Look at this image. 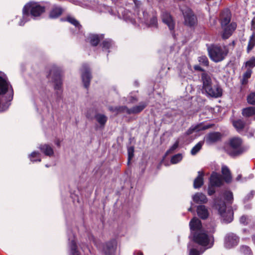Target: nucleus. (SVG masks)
Returning a JSON list of instances; mask_svg holds the SVG:
<instances>
[{
	"instance_id": "8fccbe9b",
	"label": "nucleus",
	"mask_w": 255,
	"mask_h": 255,
	"mask_svg": "<svg viewBox=\"0 0 255 255\" xmlns=\"http://www.w3.org/2000/svg\"><path fill=\"white\" fill-rule=\"evenodd\" d=\"M241 251L245 254L249 255L251 253V251L250 248L246 246H243L241 248Z\"/></svg>"
},
{
	"instance_id": "3c124183",
	"label": "nucleus",
	"mask_w": 255,
	"mask_h": 255,
	"mask_svg": "<svg viewBox=\"0 0 255 255\" xmlns=\"http://www.w3.org/2000/svg\"><path fill=\"white\" fill-rule=\"evenodd\" d=\"M178 146V142H175L170 148V149L167 151L166 154H169L170 153L173 151L175 149H176Z\"/></svg>"
},
{
	"instance_id": "bb28decb",
	"label": "nucleus",
	"mask_w": 255,
	"mask_h": 255,
	"mask_svg": "<svg viewBox=\"0 0 255 255\" xmlns=\"http://www.w3.org/2000/svg\"><path fill=\"white\" fill-rule=\"evenodd\" d=\"M62 12L63 9L61 7L54 6L50 12L49 16L52 18H56L59 16Z\"/></svg>"
},
{
	"instance_id": "f3484780",
	"label": "nucleus",
	"mask_w": 255,
	"mask_h": 255,
	"mask_svg": "<svg viewBox=\"0 0 255 255\" xmlns=\"http://www.w3.org/2000/svg\"><path fill=\"white\" fill-rule=\"evenodd\" d=\"M231 20V13L228 9L224 10L221 15V23L222 27H224L229 23Z\"/></svg>"
},
{
	"instance_id": "2f4dec72",
	"label": "nucleus",
	"mask_w": 255,
	"mask_h": 255,
	"mask_svg": "<svg viewBox=\"0 0 255 255\" xmlns=\"http://www.w3.org/2000/svg\"><path fill=\"white\" fill-rule=\"evenodd\" d=\"M255 46V34L253 33L250 37L249 41L247 51L249 52Z\"/></svg>"
},
{
	"instance_id": "0e129e2a",
	"label": "nucleus",
	"mask_w": 255,
	"mask_h": 255,
	"mask_svg": "<svg viewBox=\"0 0 255 255\" xmlns=\"http://www.w3.org/2000/svg\"><path fill=\"white\" fill-rule=\"evenodd\" d=\"M57 145L58 146H59V142H58L57 143Z\"/></svg>"
},
{
	"instance_id": "b1692460",
	"label": "nucleus",
	"mask_w": 255,
	"mask_h": 255,
	"mask_svg": "<svg viewBox=\"0 0 255 255\" xmlns=\"http://www.w3.org/2000/svg\"><path fill=\"white\" fill-rule=\"evenodd\" d=\"M9 83L3 78L0 76V95L4 94L9 90Z\"/></svg>"
},
{
	"instance_id": "f257e3e1",
	"label": "nucleus",
	"mask_w": 255,
	"mask_h": 255,
	"mask_svg": "<svg viewBox=\"0 0 255 255\" xmlns=\"http://www.w3.org/2000/svg\"><path fill=\"white\" fill-rule=\"evenodd\" d=\"M190 229L193 232V240L199 245L205 247L206 249L211 248L213 245V238L209 236L202 229V225L200 220L194 217L190 222Z\"/></svg>"
},
{
	"instance_id": "bf43d9fd",
	"label": "nucleus",
	"mask_w": 255,
	"mask_h": 255,
	"mask_svg": "<svg viewBox=\"0 0 255 255\" xmlns=\"http://www.w3.org/2000/svg\"><path fill=\"white\" fill-rule=\"evenodd\" d=\"M134 3H135V4L136 5V7H137H137H138V4L139 2L136 1H134Z\"/></svg>"
},
{
	"instance_id": "6e6552de",
	"label": "nucleus",
	"mask_w": 255,
	"mask_h": 255,
	"mask_svg": "<svg viewBox=\"0 0 255 255\" xmlns=\"http://www.w3.org/2000/svg\"><path fill=\"white\" fill-rule=\"evenodd\" d=\"M82 79L85 88H87L90 85L92 76L89 68L87 65H83L82 68Z\"/></svg>"
},
{
	"instance_id": "7ed1b4c3",
	"label": "nucleus",
	"mask_w": 255,
	"mask_h": 255,
	"mask_svg": "<svg viewBox=\"0 0 255 255\" xmlns=\"http://www.w3.org/2000/svg\"><path fill=\"white\" fill-rule=\"evenodd\" d=\"M210 58L216 62L222 61L228 53L226 46L213 45L208 48Z\"/></svg>"
},
{
	"instance_id": "ea45409f",
	"label": "nucleus",
	"mask_w": 255,
	"mask_h": 255,
	"mask_svg": "<svg viewBox=\"0 0 255 255\" xmlns=\"http://www.w3.org/2000/svg\"><path fill=\"white\" fill-rule=\"evenodd\" d=\"M223 196L228 202L232 203V201L233 200V195L232 192L229 191H226L224 192Z\"/></svg>"
},
{
	"instance_id": "f704fd0d",
	"label": "nucleus",
	"mask_w": 255,
	"mask_h": 255,
	"mask_svg": "<svg viewBox=\"0 0 255 255\" xmlns=\"http://www.w3.org/2000/svg\"><path fill=\"white\" fill-rule=\"evenodd\" d=\"M100 41V37L98 35L92 34L90 36V42L93 46L98 45Z\"/></svg>"
},
{
	"instance_id": "473e14b6",
	"label": "nucleus",
	"mask_w": 255,
	"mask_h": 255,
	"mask_svg": "<svg viewBox=\"0 0 255 255\" xmlns=\"http://www.w3.org/2000/svg\"><path fill=\"white\" fill-rule=\"evenodd\" d=\"M29 158L30 161L32 162L35 161H41V159L40 158V153L38 152L33 151L29 155Z\"/></svg>"
},
{
	"instance_id": "393cba45",
	"label": "nucleus",
	"mask_w": 255,
	"mask_h": 255,
	"mask_svg": "<svg viewBox=\"0 0 255 255\" xmlns=\"http://www.w3.org/2000/svg\"><path fill=\"white\" fill-rule=\"evenodd\" d=\"M198 175L194 181L193 186L195 188H199L203 184L204 173L202 171H198Z\"/></svg>"
},
{
	"instance_id": "4468645a",
	"label": "nucleus",
	"mask_w": 255,
	"mask_h": 255,
	"mask_svg": "<svg viewBox=\"0 0 255 255\" xmlns=\"http://www.w3.org/2000/svg\"><path fill=\"white\" fill-rule=\"evenodd\" d=\"M236 27L237 25L236 23H231L230 24L222 27L223 29V32L222 34L223 38H228L232 35L233 32L235 30Z\"/></svg>"
},
{
	"instance_id": "052dcab7",
	"label": "nucleus",
	"mask_w": 255,
	"mask_h": 255,
	"mask_svg": "<svg viewBox=\"0 0 255 255\" xmlns=\"http://www.w3.org/2000/svg\"><path fill=\"white\" fill-rule=\"evenodd\" d=\"M86 117H87L88 118H89V119L91 118V117H90V115L89 114V113H88H88H87V114H86Z\"/></svg>"
},
{
	"instance_id": "cd10ccee",
	"label": "nucleus",
	"mask_w": 255,
	"mask_h": 255,
	"mask_svg": "<svg viewBox=\"0 0 255 255\" xmlns=\"http://www.w3.org/2000/svg\"><path fill=\"white\" fill-rule=\"evenodd\" d=\"M95 118L101 127L105 126L108 120L107 117L102 114H97L95 116Z\"/></svg>"
},
{
	"instance_id": "e2e57ef3",
	"label": "nucleus",
	"mask_w": 255,
	"mask_h": 255,
	"mask_svg": "<svg viewBox=\"0 0 255 255\" xmlns=\"http://www.w3.org/2000/svg\"><path fill=\"white\" fill-rule=\"evenodd\" d=\"M253 241H254V243H255V236H254L253 237Z\"/></svg>"
},
{
	"instance_id": "1a4fd4ad",
	"label": "nucleus",
	"mask_w": 255,
	"mask_h": 255,
	"mask_svg": "<svg viewBox=\"0 0 255 255\" xmlns=\"http://www.w3.org/2000/svg\"><path fill=\"white\" fill-rule=\"evenodd\" d=\"M117 246V242L115 240H112L106 243L103 249L105 255H114Z\"/></svg>"
},
{
	"instance_id": "ddd939ff",
	"label": "nucleus",
	"mask_w": 255,
	"mask_h": 255,
	"mask_svg": "<svg viewBox=\"0 0 255 255\" xmlns=\"http://www.w3.org/2000/svg\"><path fill=\"white\" fill-rule=\"evenodd\" d=\"M210 185L213 186H220L223 184V181L220 174L213 172L210 178Z\"/></svg>"
},
{
	"instance_id": "864d4df0",
	"label": "nucleus",
	"mask_w": 255,
	"mask_h": 255,
	"mask_svg": "<svg viewBox=\"0 0 255 255\" xmlns=\"http://www.w3.org/2000/svg\"><path fill=\"white\" fill-rule=\"evenodd\" d=\"M215 191L212 187H209L208 193L209 195H212L215 193Z\"/></svg>"
},
{
	"instance_id": "4c0bfd02",
	"label": "nucleus",
	"mask_w": 255,
	"mask_h": 255,
	"mask_svg": "<svg viewBox=\"0 0 255 255\" xmlns=\"http://www.w3.org/2000/svg\"><path fill=\"white\" fill-rule=\"evenodd\" d=\"M146 25L151 27H156L157 24V20L156 17H152L150 18V21H148V19L147 21V23H145Z\"/></svg>"
},
{
	"instance_id": "5fc2aeb1",
	"label": "nucleus",
	"mask_w": 255,
	"mask_h": 255,
	"mask_svg": "<svg viewBox=\"0 0 255 255\" xmlns=\"http://www.w3.org/2000/svg\"><path fill=\"white\" fill-rule=\"evenodd\" d=\"M252 29L255 30V17L253 19L252 21Z\"/></svg>"
},
{
	"instance_id": "680f3d73",
	"label": "nucleus",
	"mask_w": 255,
	"mask_h": 255,
	"mask_svg": "<svg viewBox=\"0 0 255 255\" xmlns=\"http://www.w3.org/2000/svg\"><path fill=\"white\" fill-rule=\"evenodd\" d=\"M188 211L190 212H192V208L191 207L188 209Z\"/></svg>"
},
{
	"instance_id": "20e7f679",
	"label": "nucleus",
	"mask_w": 255,
	"mask_h": 255,
	"mask_svg": "<svg viewBox=\"0 0 255 255\" xmlns=\"http://www.w3.org/2000/svg\"><path fill=\"white\" fill-rule=\"evenodd\" d=\"M214 202L215 207L218 210L219 213L223 220L227 223L232 222L233 219V211L230 210L227 211L225 202L219 198L215 199Z\"/></svg>"
},
{
	"instance_id": "7c9ffc66",
	"label": "nucleus",
	"mask_w": 255,
	"mask_h": 255,
	"mask_svg": "<svg viewBox=\"0 0 255 255\" xmlns=\"http://www.w3.org/2000/svg\"><path fill=\"white\" fill-rule=\"evenodd\" d=\"M242 114L246 117H249L255 115V107H250L244 109L242 111Z\"/></svg>"
},
{
	"instance_id": "a19ab883",
	"label": "nucleus",
	"mask_w": 255,
	"mask_h": 255,
	"mask_svg": "<svg viewBox=\"0 0 255 255\" xmlns=\"http://www.w3.org/2000/svg\"><path fill=\"white\" fill-rule=\"evenodd\" d=\"M182 157H183L181 154H177L172 156L171 159V162L173 164H176L182 160Z\"/></svg>"
},
{
	"instance_id": "f8f14e48",
	"label": "nucleus",
	"mask_w": 255,
	"mask_h": 255,
	"mask_svg": "<svg viewBox=\"0 0 255 255\" xmlns=\"http://www.w3.org/2000/svg\"><path fill=\"white\" fill-rule=\"evenodd\" d=\"M201 79L203 83V90L204 91L208 90L209 92H211L209 88L214 84L211 75L208 73H203L201 75Z\"/></svg>"
},
{
	"instance_id": "79ce46f5",
	"label": "nucleus",
	"mask_w": 255,
	"mask_h": 255,
	"mask_svg": "<svg viewBox=\"0 0 255 255\" xmlns=\"http://www.w3.org/2000/svg\"><path fill=\"white\" fill-rule=\"evenodd\" d=\"M67 20L71 24L75 25L76 27H78L79 29L80 28V27H81L79 22L73 17L70 16L68 17L67 18Z\"/></svg>"
},
{
	"instance_id": "338daca9",
	"label": "nucleus",
	"mask_w": 255,
	"mask_h": 255,
	"mask_svg": "<svg viewBox=\"0 0 255 255\" xmlns=\"http://www.w3.org/2000/svg\"><path fill=\"white\" fill-rule=\"evenodd\" d=\"M195 69H198V68H197V67H195Z\"/></svg>"
},
{
	"instance_id": "aec40b11",
	"label": "nucleus",
	"mask_w": 255,
	"mask_h": 255,
	"mask_svg": "<svg viewBox=\"0 0 255 255\" xmlns=\"http://www.w3.org/2000/svg\"><path fill=\"white\" fill-rule=\"evenodd\" d=\"M193 201L196 204H204L207 202L206 195L202 193H196L192 196Z\"/></svg>"
},
{
	"instance_id": "9b49d317",
	"label": "nucleus",
	"mask_w": 255,
	"mask_h": 255,
	"mask_svg": "<svg viewBox=\"0 0 255 255\" xmlns=\"http://www.w3.org/2000/svg\"><path fill=\"white\" fill-rule=\"evenodd\" d=\"M209 90L211 92L206 90L205 93L209 96L214 98H218L222 95V90L219 85L215 83L211 87H210Z\"/></svg>"
},
{
	"instance_id": "2eb2a0df",
	"label": "nucleus",
	"mask_w": 255,
	"mask_h": 255,
	"mask_svg": "<svg viewBox=\"0 0 255 255\" xmlns=\"http://www.w3.org/2000/svg\"><path fill=\"white\" fill-rule=\"evenodd\" d=\"M221 134L219 132H213L207 135L205 140L207 144H211L219 141L221 139Z\"/></svg>"
},
{
	"instance_id": "de8ad7c7",
	"label": "nucleus",
	"mask_w": 255,
	"mask_h": 255,
	"mask_svg": "<svg viewBox=\"0 0 255 255\" xmlns=\"http://www.w3.org/2000/svg\"><path fill=\"white\" fill-rule=\"evenodd\" d=\"M246 67L253 68L255 66V58L253 57L246 63Z\"/></svg>"
},
{
	"instance_id": "a878e982",
	"label": "nucleus",
	"mask_w": 255,
	"mask_h": 255,
	"mask_svg": "<svg viewBox=\"0 0 255 255\" xmlns=\"http://www.w3.org/2000/svg\"><path fill=\"white\" fill-rule=\"evenodd\" d=\"M136 14L137 16V19L138 21L142 23H147V21L148 19V14L143 10L141 11H136Z\"/></svg>"
},
{
	"instance_id": "37998d69",
	"label": "nucleus",
	"mask_w": 255,
	"mask_h": 255,
	"mask_svg": "<svg viewBox=\"0 0 255 255\" xmlns=\"http://www.w3.org/2000/svg\"><path fill=\"white\" fill-rule=\"evenodd\" d=\"M112 45V41L110 39L106 40L103 42V48L104 49H108Z\"/></svg>"
},
{
	"instance_id": "412c9836",
	"label": "nucleus",
	"mask_w": 255,
	"mask_h": 255,
	"mask_svg": "<svg viewBox=\"0 0 255 255\" xmlns=\"http://www.w3.org/2000/svg\"><path fill=\"white\" fill-rule=\"evenodd\" d=\"M197 212L198 215L202 219H205L209 216L208 209L204 205H199L197 207Z\"/></svg>"
},
{
	"instance_id": "4d7b16f0",
	"label": "nucleus",
	"mask_w": 255,
	"mask_h": 255,
	"mask_svg": "<svg viewBox=\"0 0 255 255\" xmlns=\"http://www.w3.org/2000/svg\"><path fill=\"white\" fill-rule=\"evenodd\" d=\"M134 255H143V254L140 252H137L134 253Z\"/></svg>"
},
{
	"instance_id": "e433bc0d",
	"label": "nucleus",
	"mask_w": 255,
	"mask_h": 255,
	"mask_svg": "<svg viewBox=\"0 0 255 255\" xmlns=\"http://www.w3.org/2000/svg\"><path fill=\"white\" fill-rule=\"evenodd\" d=\"M121 12L123 14V16L124 19L128 20H130L133 23H136L135 19H132L130 17V12L127 10H124L123 11L121 10Z\"/></svg>"
},
{
	"instance_id": "a18cd8bd",
	"label": "nucleus",
	"mask_w": 255,
	"mask_h": 255,
	"mask_svg": "<svg viewBox=\"0 0 255 255\" xmlns=\"http://www.w3.org/2000/svg\"><path fill=\"white\" fill-rule=\"evenodd\" d=\"M199 62L205 66L208 65L209 61L208 58L205 56H202L199 57Z\"/></svg>"
},
{
	"instance_id": "09e8293b",
	"label": "nucleus",
	"mask_w": 255,
	"mask_h": 255,
	"mask_svg": "<svg viewBox=\"0 0 255 255\" xmlns=\"http://www.w3.org/2000/svg\"><path fill=\"white\" fill-rule=\"evenodd\" d=\"M203 252H200L197 249L191 248L189 249V255H201Z\"/></svg>"
},
{
	"instance_id": "0eeeda50",
	"label": "nucleus",
	"mask_w": 255,
	"mask_h": 255,
	"mask_svg": "<svg viewBox=\"0 0 255 255\" xmlns=\"http://www.w3.org/2000/svg\"><path fill=\"white\" fill-rule=\"evenodd\" d=\"M184 17V23L189 26L195 25L197 22L196 16L190 9H187L183 12Z\"/></svg>"
},
{
	"instance_id": "c756f323",
	"label": "nucleus",
	"mask_w": 255,
	"mask_h": 255,
	"mask_svg": "<svg viewBox=\"0 0 255 255\" xmlns=\"http://www.w3.org/2000/svg\"><path fill=\"white\" fill-rule=\"evenodd\" d=\"M39 149L46 155L51 156L53 155L54 151L52 148L47 144L41 145L39 146Z\"/></svg>"
},
{
	"instance_id": "6e6d98bb",
	"label": "nucleus",
	"mask_w": 255,
	"mask_h": 255,
	"mask_svg": "<svg viewBox=\"0 0 255 255\" xmlns=\"http://www.w3.org/2000/svg\"><path fill=\"white\" fill-rule=\"evenodd\" d=\"M90 238H91V240H92L93 243L96 245V240H95V239L94 238V237L93 236H91Z\"/></svg>"
},
{
	"instance_id": "5701e85b",
	"label": "nucleus",
	"mask_w": 255,
	"mask_h": 255,
	"mask_svg": "<svg viewBox=\"0 0 255 255\" xmlns=\"http://www.w3.org/2000/svg\"><path fill=\"white\" fill-rule=\"evenodd\" d=\"M222 173L224 180L227 183H229L232 181V176L229 169L225 165L222 167Z\"/></svg>"
},
{
	"instance_id": "423d86ee",
	"label": "nucleus",
	"mask_w": 255,
	"mask_h": 255,
	"mask_svg": "<svg viewBox=\"0 0 255 255\" xmlns=\"http://www.w3.org/2000/svg\"><path fill=\"white\" fill-rule=\"evenodd\" d=\"M48 76L49 78H51L54 80V89L55 90L57 91V93L58 94L59 92L60 93L62 88V81L59 72L57 71H56L54 69H52L50 70Z\"/></svg>"
},
{
	"instance_id": "58836bf2",
	"label": "nucleus",
	"mask_w": 255,
	"mask_h": 255,
	"mask_svg": "<svg viewBox=\"0 0 255 255\" xmlns=\"http://www.w3.org/2000/svg\"><path fill=\"white\" fill-rule=\"evenodd\" d=\"M203 145V142H199L194 146L191 150V153L192 155H195L201 148Z\"/></svg>"
},
{
	"instance_id": "f03ea898",
	"label": "nucleus",
	"mask_w": 255,
	"mask_h": 255,
	"mask_svg": "<svg viewBox=\"0 0 255 255\" xmlns=\"http://www.w3.org/2000/svg\"><path fill=\"white\" fill-rule=\"evenodd\" d=\"M45 11V7L39 3L30 2L25 5L22 10V18L19 22V25H23L25 22L29 20L30 16L34 18L38 17Z\"/></svg>"
},
{
	"instance_id": "603ef678",
	"label": "nucleus",
	"mask_w": 255,
	"mask_h": 255,
	"mask_svg": "<svg viewBox=\"0 0 255 255\" xmlns=\"http://www.w3.org/2000/svg\"><path fill=\"white\" fill-rule=\"evenodd\" d=\"M248 218L246 216H243L240 218V223L244 224L246 225L248 223Z\"/></svg>"
},
{
	"instance_id": "69168bd1",
	"label": "nucleus",
	"mask_w": 255,
	"mask_h": 255,
	"mask_svg": "<svg viewBox=\"0 0 255 255\" xmlns=\"http://www.w3.org/2000/svg\"><path fill=\"white\" fill-rule=\"evenodd\" d=\"M253 133H251L250 136H253Z\"/></svg>"
},
{
	"instance_id": "6ab92c4d",
	"label": "nucleus",
	"mask_w": 255,
	"mask_h": 255,
	"mask_svg": "<svg viewBox=\"0 0 255 255\" xmlns=\"http://www.w3.org/2000/svg\"><path fill=\"white\" fill-rule=\"evenodd\" d=\"M147 104L144 102L140 103L138 105L133 107L132 108H128V114H136L141 112L146 106Z\"/></svg>"
},
{
	"instance_id": "c03bdc74",
	"label": "nucleus",
	"mask_w": 255,
	"mask_h": 255,
	"mask_svg": "<svg viewBox=\"0 0 255 255\" xmlns=\"http://www.w3.org/2000/svg\"><path fill=\"white\" fill-rule=\"evenodd\" d=\"M248 102L252 105H255V93H251L247 98Z\"/></svg>"
},
{
	"instance_id": "4be33fe9",
	"label": "nucleus",
	"mask_w": 255,
	"mask_h": 255,
	"mask_svg": "<svg viewBox=\"0 0 255 255\" xmlns=\"http://www.w3.org/2000/svg\"><path fill=\"white\" fill-rule=\"evenodd\" d=\"M109 110L115 115L119 113H126L128 114V108L126 106H111L109 107Z\"/></svg>"
},
{
	"instance_id": "72a5a7b5",
	"label": "nucleus",
	"mask_w": 255,
	"mask_h": 255,
	"mask_svg": "<svg viewBox=\"0 0 255 255\" xmlns=\"http://www.w3.org/2000/svg\"><path fill=\"white\" fill-rule=\"evenodd\" d=\"M233 125L236 129L239 131L244 128L245 123L241 120H238L233 122Z\"/></svg>"
},
{
	"instance_id": "49530a36",
	"label": "nucleus",
	"mask_w": 255,
	"mask_h": 255,
	"mask_svg": "<svg viewBox=\"0 0 255 255\" xmlns=\"http://www.w3.org/2000/svg\"><path fill=\"white\" fill-rule=\"evenodd\" d=\"M134 148L131 146L128 148V163L129 164L130 160L133 156Z\"/></svg>"
},
{
	"instance_id": "dca6fc26",
	"label": "nucleus",
	"mask_w": 255,
	"mask_h": 255,
	"mask_svg": "<svg viewBox=\"0 0 255 255\" xmlns=\"http://www.w3.org/2000/svg\"><path fill=\"white\" fill-rule=\"evenodd\" d=\"M162 18L163 22L168 26L170 30H171L174 29L175 22L168 13H163L162 15Z\"/></svg>"
},
{
	"instance_id": "a211bd4d",
	"label": "nucleus",
	"mask_w": 255,
	"mask_h": 255,
	"mask_svg": "<svg viewBox=\"0 0 255 255\" xmlns=\"http://www.w3.org/2000/svg\"><path fill=\"white\" fill-rule=\"evenodd\" d=\"M210 127V126H204L202 124H199L195 126H192L187 130L186 134L187 135H190L194 132H197L200 130L207 129Z\"/></svg>"
},
{
	"instance_id": "c9c22d12",
	"label": "nucleus",
	"mask_w": 255,
	"mask_h": 255,
	"mask_svg": "<svg viewBox=\"0 0 255 255\" xmlns=\"http://www.w3.org/2000/svg\"><path fill=\"white\" fill-rule=\"evenodd\" d=\"M252 70L248 69L244 74L243 79L242 80V84H246L248 82V79L251 77L252 74Z\"/></svg>"
},
{
	"instance_id": "39448f33",
	"label": "nucleus",
	"mask_w": 255,
	"mask_h": 255,
	"mask_svg": "<svg viewBox=\"0 0 255 255\" xmlns=\"http://www.w3.org/2000/svg\"><path fill=\"white\" fill-rule=\"evenodd\" d=\"M242 140L240 137H233L230 139V145L232 148L229 151V154L232 156H235L243 152L245 148L242 147Z\"/></svg>"
},
{
	"instance_id": "c85d7f7f",
	"label": "nucleus",
	"mask_w": 255,
	"mask_h": 255,
	"mask_svg": "<svg viewBox=\"0 0 255 255\" xmlns=\"http://www.w3.org/2000/svg\"><path fill=\"white\" fill-rule=\"evenodd\" d=\"M70 255H81L77 249V246L74 240H72L69 243Z\"/></svg>"
},
{
	"instance_id": "9d476101",
	"label": "nucleus",
	"mask_w": 255,
	"mask_h": 255,
	"mask_svg": "<svg viewBox=\"0 0 255 255\" xmlns=\"http://www.w3.org/2000/svg\"><path fill=\"white\" fill-rule=\"evenodd\" d=\"M239 242L238 237L233 233L228 234L225 240V246L226 248L230 249L236 246Z\"/></svg>"
},
{
	"instance_id": "13d9d810",
	"label": "nucleus",
	"mask_w": 255,
	"mask_h": 255,
	"mask_svg": "<svg viewBox=\"0 0 255 255\" xmlns=\"http://www.w3.org/2000/svg\"><path fill=\"white\" fill-rule=\"evenodd\" d=\"M241 178V175H239L238 176V177L236 178V180L239 181V180H240Z\"/></svg>"
}]
</instances>
